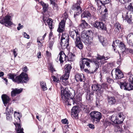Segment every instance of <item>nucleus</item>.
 I'll return each mask as SVG.
<instances>
[{
  "label": "nucleus",
  "mask_w": 133,
  "mask_h": 133,
  "mask_svg": "<svg viewBox=\"0 0 133 133\" xmlns=\"http://www.w3.org/2000/svg\"><path fill=\"white\" fill-rule=\"evenodd\" d=\"M110 58L109 56H106L105 54L103 56L98 55L96 58H93L91 59L85 58H83L79 62V65L82 70L84 68H88L90 67L89 62H91L94 64L96 66V69L94 72H96L99 66H101V65L104 63V61H103L102 60L104 59L107 60Z\"/></svg>",
  "instance_id": "1"
},
{
  "label": "nucleus",
  "mask_w": 133,
  "mask_h": 133,
  "mask_svg": "<svg viewBox=\"0 0 133 133\" xmlns=\"http://www.w3.org/2000/svg\"><path fill=\"white\" fill-rule=\"evenodd\" d=\"M61 88V96L63 102L67 103L68 105H71V103L74 104L75 102H78L77 99H75L74 97H71L70 94L67 91L68 89H65L62 86H60Z\"/></svg>",
  "instance_id": "2"
},
{
  "label": "nucleus",
  "mask_w": 133,
  "mask_h": 133,
  "mask_svg": "<svg viewBox=\"0 0 133 133\" xmlns=\"http://www.w3.org/2000/svg\"><path fill=\"white\" fill-rule=\"evenodd\" d=\"M15 74H10L8 76L10 79H12L13 82L18 84L26 83L29 80L28 75L26 73L22 72L19 75L16 76Z\"/></svg>",
  "instance_id": "3"
},
{
  "label": "nucleus",
  "mask_w": 133,
  "mask_h": 133,
  "mask_svg": "<svg viewBox=\"0 0 133 133\" xmlns=\"http://www.w3.org/2000/svg\"><path fill=\"white\" fill-rule=\"evenodd\" d=\"M70 36L74 39L76 40L75 44L76 47L80 49L83 48V45L80 38L79 34L78 31H73L69 32Z\"/></svg>",
  "instance_id": "4"
},
{
  "label": "nucleus",
  "mask_w": 133,
  "mask_h": 133,
  "mask_svg": "<svg viewBox=\"0 0 133 133\" xmlns=\"http://www.w3.org/2000/svg\"><path fill=\"white\" fill-rule=\"evenodd\" d=\"M109 118L115 123L117 124L122 123L124 121V118L123 114L121 113H118L116 116L112 115L109 117Z\"/></svg>",
  "instance_id": "5"
},
{
  "label": "nucleus",
  "mask_w": 133,
  "mask_h": 133,
  "mask_svg": "<svg viewBox=\"0 0 133 133\" xmlns=\"http://www.w3.org/2000/svg\"><path fill=\"white\" fill-rule=\"evenodd\" d=\"M89 115L92 120L96 123L99 122L102 117V115L101 113L95 111L91 112Z\"/></svg>",
  "instance_id": "6"
},
{
  "label": "nucleus",
  "mask_w": 133,
  "mask_h": 133,
  "mask_svg": "<svg viewBox=\"0 0 133 133\" xmlns=\"http://www.w3.org/2000/svg\"><path fill=\"white\" fill-rule=\"evenodd\" d=\"M68 15L66 12L64 13L63 15V19L59 23V27L57 30L58 32H62L65 30V26L66 20Z\"/></svg>",
  "instance_id": "7"
},
{
  "label": "nucleus",
  "mask_w": 133,
  "mask_h": 133,
  "mask_svg": "<svg viewBox=\"0 0 133 133\" xmlns=\"http://www.w3.org/2000/svg\"><path fill=\"white\" fill-rule=\"evenodd\" d=\"M0 23L6 26H10L12 24L11 21V16L9 15L6 16L3 19L0 21Z\"/></svg>",
  "instance_id": "8"
},
{
  "label": "nucleus",
  "mask_w": 133,
  "mask_h": 133,
  "mask_svg": "<svg viewBox=\"0 0 133 133\" xmlns=\"http://www.w3.org/2000/svg\"><path fill=\"white\" fill-rule=\"evenodd\" d=\"M90 32L89 31H87L86 32H83L81 34V38L82 40L84 42L86 43H90L91 42L89 39Z\"/></svg>",
  "instance_id": "9"
},
{
  "label": "nucleus",
  "mask_w": 133,
  "mask_h": 133,
  "mask_svg": "<svg viewBox=\"0 0 133 133\" xmlns=\"http://www.w3.org/2000/svg\"><path fill=\"white\" fill-rule=\"evenodd\" d=\"M93 26L98 29L103 30H107L105 25L102 22L96 21L93 24Z\"/></svg>",
  "instance_id": "10"
},
{
  "label": "nucleus",
  "mask_w": 133,
  "mask_h": 133,
  "mask_svg": "<svg viewBox=\"0 0 133 133\" xmlns=\"http://www.w3.org/2000/svg\"><path fill=\"white\" fill-rule=\"evenodd\" d=\"M74 7L75 11L74 17H75L76 16L78 15L81 13V9L79 4L78 3L75 4Z\"/></svg>",
  "instance_id": "11"
},
{
  "label": "nucleus",
  "mask_w": 133,
  "mask_h": 133,
  "mask_svg": "<svg viewBox=\"0 0 133 133\" xmlns=\"http://www.w3.org/2000/svg\"><path fill=\"white\" fill-rule=\"evenodd\" d=\"M115 71L116 79H120L123 77V74L120 69L117 68H116L115 69Z\"/></svg>",
  "instance_id": "12"
},
{
  "label": "nucleus",
  "mask_w": 133,
  "mask_h": 133,
  "mask_svg": "<svg viewBox=\"0 0 133 133\" xmlns=\"http://www.w3.org/2000/svg\"><path fill=\"white\" fill-rule=\"evenodd\" d=\"M59 56V60L61 63H63L64 61H66L67 56L62 51H61L59 54L58 57Z\"/></svg>",
  "instance_id": "13"
},
{
  "label": "nucleus",
  "mask_w": 133,
  "mask_h": 133,
  "mask_svg": "<svg viewBox=\"0 0 133 133\" xmlns=\"http://www.w3.org/2000/svg\"><path fill=\"white\" fill-rule=\"evenodd\" d=\"M2 98L4 106H6L7 104L9 102L10 98L8 96L5 94L2 95Z\"/></svg>",
  "instance_id": "14"
},
{
  "label": "nucleus",
  "mask_w": 133,
  "mask_h": 133,
  "mask_svg": "<svg viewBox=\"0 0 133 133\" xmlns=\"http://www.w3.org/2000/svg\"><path fill=\"white\" fill-rule=\"evenodd\" d=\"M84 78V76L83 74H81L79 73H77L75 76V78L77 82L79 81L82 82L83 79Z\"/></svg>",
  "instance_id": "15"
},
{
  "label": "nucleus",
  "mask_w": 133,
  "mask_h": 133,
  "mask_svg": "<svg viewBox=\"0 0 133 133\" xmlns=\"http://www.w3.org/2000/svg\"><path fill=\"white\" fill-rule=\"evenodd\" d=\"M91 88L93 91L99 92L101 89V87L100 84H92L91 86Z\"/></svg>",
  "instance_id": "16"
},
{
  "label": "nucleus",
  "mask_w": 133,
  "mask_h": 133,
  "mask_svg": "<svg viewBox=\"0 0 133 133\" xmlns=\"http://www.w3.org/2000/svg\"><path fill=\"white\" fill-rule=\"evenodd\" d=\"M61 44L62 46L64 47V48H66L69 45V39H61Z\"/></svg>",
  "instance_id": "17"
},
{
  "label": "nucleus",
  "mask_w": 133,
  "mask_h": 133,
  "mask_svg": "<svg viewBox=\"0 0 133 133\" xmlns=\"http://www.w3.org/2000/svg\"><path fill=\"white\" fill-rule=\"evenodd\" d=\"M22 90V88L20 89L15 88L11 92V95L12 97L15 96L17 94H19L21 92Z\"/></svg>",
  "instance_id": "18"
},
{
  "label": "nucleus",
  "mask_w": 133,
  "mask_h": 133,
  "mask_svg": "<svg viewBox=\"0 0 133 133\" xmlns=\"http://www.w3.org/2000/svg\"><path fill=\"white\" fill-rule=\"evenodd\" d=\"M107 97L108 102L109 104L113 105L115 104L116 101L114 97L108 96Z\"/></svg>",
  "instance_id": "19"
},
{
  "label": "nucleus",
  "mask_w": 133,
  "mask_h": 133,
  "mask_svg": "<svg viewBox=\"0 0 133 133\" xmlns=\"http://www.w3.org/2000/svg\"><path fill=\"white\" fill-rule=\"evenodd\" d=\"M122 17L123 19L126 20L128 23H130L131 21V15L130 14H129L128 12H127L126 15L124 17V15H122Z\"/></svg>",
  "instance_id": "20"
},
{
  "label": "nucleus",
  "mask_w": 133,
  "mask_h": 133,
  "mask_svg": "<svg viewBox=\"0 0 133 133\" xmlns=\"http://www.w3.org/2000/svg\"><path fill=\"white\" fill-rule=\"evenodd\" d=\"M65 67L64 70L65 73L69 74L72 68L71 65L69 64H66L65 65Z\"/></svg>",
  "instance_id": "21"
},
{
  "label": "nucleus",
  "mask_w": 133,
  "mask_h": 133,
  "mask_svg": "<svg viewBox=\"0 0 133 133\" xmlns=\"http://www.w3.org/2000/svg\"><path fill=\"white\" fill-rule=\"evenodd\" d=\"M91 15L90 13L88 11L84 12L82 13L81 15L82 18L87 17L88 18H89L90 17Z\"/></svg>",
  "instance_id": "22"
},
{
  "label": "nucleus",
  "mask_w": 133,
  "mask_h": 133,
  "mask_svg": "<svg viewBox=\"0 0 133 133\" xmlns=\"http://www.w3.org/2000/svg\"><path fill=\"white\" fill-rule=\"evenodd\" d=\"M40 3L42 6L43 10L44 12L48 10L49 5L47 3H45L42 1L40 2Z\"/></svg>",
  "instance_id": "23"
},
{
  "label": "nucleus",
  "mask_w": 133,
  "mask_h": 133,
  "mask_svg": "<svg viewBox=\"0 0 133 133\" xmlns=\"http://www.w3.org/2000/svg\"><path fill=\"white\" fill-rule=\"evenodd\" d=\"M15 125L17 129V133H24L23 132V128H21V126L19 124L17 123L15 124Z\"/></svg>",
  "instance_id": "24"
},
{
  "label": "nucleus",
  "mask_w": 133,
  "mask_h": 133,
  "mask_svg": "<svg viewBox=\"0 0 133 133\" xmlns=\"http://www.w3.org/2000/svg\"><path fill=\"white\" fill-rule=\"evenodd\" d=\"M75 57V55L71 53H69L68 56H67L68 61H74Z\"/></svg>",
  "instance_id": "25"
},
{
  "label": "nucleus",
  "mask_w": 133,
  "mask_h": 133,
  "mask_svg": "<svg viewBox=\"0 0 133 133\" xmlns=\"http://www.w3.org/2000/svg\"><path fill=\"white\" fill-rule=\"evenodd\" d=\"M41 88L43 91H45L47 89L45 82L41 81L40 82Z\"/></svg>",
  "instance_id": "26"
},
{
  "label": "nucleus",
  "mask_w": 133,
  "mask_h": 133,
  "mask_svg": "<svg viewBox=\"0 0 133 133\" xmlns=\"http://www.w3.org/2000/svg\"><path fill=\"white\" fill-rule=\"evenodd\" d=\"M119 85L121 89L125 90L126 85H127V83L125 82H117Z\"/></svg>",
  "instance_id": "27"
},
{
  "label": "nucleus",
  "mask_w": 133,
  "mask_h": 133,
  "mask_svg": "<svg viewBox=\"0 0 133 133\" xmlns=\"http://www.w3.org/2000/svg\"><path fill=\"white\" fill-rule=\"evenodd\" d=\"M81 23L80 25L83 29L87 28L88 26V24L84 20L82 19L81 21Z\"/></svg>",
  "instance_id": "28"
},
{
  "label": "nucleus",
  "mask_w": 133,
  "mask_h": 133,
  "mask_svg": "<svg viewBox=\"0 0 133 133\" xmlns=\"http://www.w3.org/2000/svg\"><path fill=\"white\" fill-rule=\"evenodd\" d=\"M6 113L7 115H11L13 112V108L11 107H8L6 108Z\"/></svg>",
  "instance_id": "29"
},
{
  "label": "nucleus",
  "mask_w": 133,
  "mask_h": 133,
  "mask_svg": "<svg viewBox=\"0 0 133 133\" xmlns=\"http://www.w3.org/2000/svg\"><path fill=\"white\" fill-rule=\"evenodd\" d=\"M54 0H50L51 4L52 5V6L54 10H58L59 8L57 5L54 2Z\"/></svg>",
  "instance_id": "30"
},
{
  "label": "nucleus",
  "mask_w": 133,
  "mask_h": 133,
  "mask_svg": "<svg viewBox=\"0 0 133 133\" xmlns=\"http://www.w3.org/2000/svg\"><path fill=\"white\" fill-rule=\"evenodd\" d=\"M121 42L118 39H116L115 41L113 42V43L112 44V46H113L114 51H115V49L116 48V46L117 45H118L119 44V42Z\"/></svg>",
  "instance_id": "31"
},
{
  "label": "nucleus",
  "mask_w": 133,
  "mask_h": 133,
  "mask_svg": "<svg viewBox=\"0 0 133 133\" xmlns=\"http://www.w3.org/2000/svg\"><path fill=\"white\" fill-rule=\"evenodd\" d=\"M71 112L72 114L76 116L78 112L77 107L76 106L73 107L71 109Z\"/></svg>",
  "instance_id": "32"
},
{
  "label": "nucleus",
  "mask_w": 133,
  "mask_h": 133,
  "mask_svg": "<svg viewBox=\"0 0 133 133\" xmlns=\"http://www.w3.org/2000/svg\"><path fill=\"white\" fill-rule=\"evenodd\" d=\"M125 88V90L129 91L133 90V85L130 83H127V85H126Z\"/></svg>",
  "instance_id": "33"
},
{
  "label": "nucleus",
  "mask_w": 133,
  "mask_h": 133,
  "mask_svg": "<svg viewBox=\"0 0 133 133\" xmlns=\"http://www.w3.org/2000/svg\"><path fill=\"white\" fill-rule=\"evenodd\" d=\"M64 30L61 32H63L62 34V37L61 39H65L67 40L69 39V36L68 34L67 33L64 32Z\"/></svg>",
  "instance_id": "34"
},
{
  "label": "nucleus",
  "mask_w": 133,
  "mask_h": 133,
  "mask_svg": "<svg viewBox=\"0 0 133 133\" xmlns=\"http://www.w3.org/2000/svg\"><path fill=\"white\" fill-rule=\"evenodd\" d=\"M128 76V77L129 82L132 84L133 85V75L129 74Z\"/></svg>",
  "instance_id": "35"
},
{
  "label": "nucleus",
  "mask_w": 133,
  "mask_h": 133,
  "mask_svg": "<svg viewBox=\"0 0 133 133\" xmlns=\"http://www.w3.org/2000/svg\"><path fill=\"white\" fill-rule=\"evenodd\" d=\"M69 74L65 73V74L63 75L60 78V80L65 79V80H68L69 77Z\"/></svg>",
  "instance_id": "36"
},
{
  "label": "nucleus",
  "mask_w": 133,
  "mask_h": 133,
  "mask_svg": "<svg viewBox=\"0 0 133 133\" xmlns=\"http://www.w3.org/2000/svg\"><path fill=\"white\" fill-rule=\"evenodd\" d=\"M118 47L122 51H124L125 49V46L124 44L122 42H119L118 45Z\"/></svg>",
  "instance_id": "37"
},
{
  "label": "nucleus",
  "mask_w": 133,
  "mask_h": 133,
  "mask_svg": "<svg viewBox=\"0 0 133 133\" xmlns=\"http://www.w3.org/2000/svg\"><path fill=\"white\" fill-rule=\"evenodd\" d=\"M115 131L116 132H121L122 131V128L119 126L117 125L115 127Z\"/></svg>",
  "instance_id": "38"
},
{
  "label": "nucleus",
  "mask_w": 133,
  "mask_h": 133,
  "mask_svg": "<svg viewBox=\"0 0 133 133\" xmlns=\"http://www.w3.org/2000/svg\"><path fill=\"white\" fill-rule=\"evenodd\" d=\"M59 75H58L57 77H56L55 76H52L51 77L52 78L53 81L56 83H58L59 82Z\"/></svg>",
  "instance_id": "39"
},
{
  "label": "nucleus",
  "mask_w": 133,
  "mask_h": 133,
  "mask_svg": "<svg viewBox=\"0 0 133 133\" xmlns=\"http://www.w3.org/2000/svg\"><path fill=\"white\" fill-rule=\"evenodd\" d=\"M128 11L133 12V2L130 3L127 8Z\"/></svg>",
  "instance_id": "40"
},
{
  "label": "nucleus",
  "mask_w": 133,
  "mask_h": 133,
  "mask_svg": "<svg viewBox=\"0 0 133 133\" xmlns=\"http://www.w3.org/2000/svg\"><path fill=\"white\" fill-rule=\"evenodd\" d=\"M98 37L100 42L102 43L103 46H105L106 44L104 43V38L102 36H98Z\"/></svg>",
  "instance_id": "41"
},
{
  "label": "nucleus",
  "mask_w": 133,
  "mask_h": 133,
  "mask_svg": "<svg viewBox=\"0 0 133 133\" xmlns=\"http://www.w3.org/2000/svg\"><path fill=\"white\" fill-rule=\"evenodd\" d=\"M112 122V123H111L110 121L108 120H105L104 123V125L105 126L107 127L108 126L110 125L111 124L113 125L114 123L113 122Z\"/></svg>",
  "instance_id": "42"
},
{
  "label": "nucleus",
  "mask_w": 133,
  "mask_h": 133,
  "mask_svg": "<svg viewBox=\"0 0 133 133\" xmlns=\"http://www.w3.org/2000/svg\"><path fill=\"white\" fill-rule=\"evenodd\" d=\"M49 70L52 73H53L54 71H55L56 70L54 67V66L52 64H50L49 66Z\"/></svg>",
  "instance_id": "43"
},
{
  "label": "nucleus",
  "mask_w": 133,
  "mask_h": 133,
  "mask_svg": "<svg viewBox=\"0 0 133 133\" xmlns=\"http://www.w3.org/2000/svg\"><path fill=\"white\" fill-rule=\"evenodd\" d=\"M110 0H102L100 2L103 5L105 4L109 3Z\"/></svg>",
  "instance_id": "44"
},
{
  "label": "nucleus",
  "mask_w": 133,
  "mask_h": 133,
  "mask_svg": "<svg viewBox=\"0 0 133 133\" xmlns=\"http://www.w3.org/2000/svg\"><path fill=\"white\" fill-rule=\"evenodd\" d=\"M62 84L64 85H66L68 84V80H65V79H62Z\"/></svg>",
  "instance_id": "45"
},
{
  "label": "nucleus",
  "mask_w": 133,
  "mask_h": 133,
  "mask_svg": "<svg viewBox=\"0 0 133 133\" xmlns=\"http://www.w3.org/2000/svg\"><path fill=\"white\" fill-rule=\"evenodd\" d=\"M89 9L90 11L95 12L96 10V9L93 6H90L89 7Z\"/></svg>",
  "instance_id": "46"
},
{
  "label": "nucleus",
  "mask_w": 133,
  "mask_h": 133,
  "mask_svg": "<svg viewBox=\"0 0 133 133\" xmlns=\"http://www.w3.org/2000/svg\"><path fill=\"white\" fill-rule=\"evenodd\" d=\"M61 122L63 123L66 124H68V121L66 118L62 119Z\"/></svg>",
  "instance_id": "47"
},
{
  "label": "nucleus",
  "mask_w": 133,
  "mask_h": 133,
  "mask_svg": "<svg viewBox=\"0 0 133 133\" xmlns=\"http://www.w3.org/2000/svg\"><path fill=\"white\" fill-rule=\"evenodd\" d=\"M53 44L54 42L53 41H50L49 44V47L51 50L52 49Z\"/></svg>",
  "instance_id": "48"
},
{
  "label": "nucleus",
  "mask_w": 133,
  "mask_h": 133,
  "mask_svg": "<svg viewBox=\"0 0 133 133\" xmlns=\"http://www.w3.org/2000/svg\"><path fill=\"white\" fill-rule=\"evenodd\" d=\"M127 42L129 45L133 46V42L131 39H129L128 40L127 39Z\"/></svg>",
  "instance_id": "49"
},
{
  "label": "nucleus",
  "mask_w": 133,
  "mask_h": 133,
  "mask_svg": "<svg viewBox=\"0 0 133 133\" xmlns=\"http://www.w3.org/2000/svg\"><path fill=\"white\" fill-rule=\"evenodd\" d=\"M115 27L118 28H120V29H121V28L120 25L118 23H116L115 25Z\"/></svg>",
  "instance_id": "50"
},
{
  "label": "nucleus",
  "mask_w": 133,
  "mask_h": 133,
  "mask_svg": "<svg viewBox=\"0 0 133 133\" xmlns=\"http://www.w3.org/2000/svg\"><path fill=\"white\" fill-rule=\"evenodd\" d=\"M119 1L122 3L124 4L127 3L131 1L130 0H119Z\"/></svg>",
  "instance_id": "51"
},
{
  "label": "nucleus",
  "mask_w": 133,
  "mask_h": 133,
  "mask_svg": "<svg viewBox=\"0 0 133 133\" xmlns=\"http://www.w3.org/2000/svg\"><path fill=\"white\" fill-rule=\"evenodd\" d=\"M23 35L24 37L28 39L29 38L30 36L28 34H27L25 32H23Z\"/></svg>",
  "instance_id": "52"
},
{
  "label": "nucleus",
  "mask_w": 133,
  "mask_h": 133,
  "mask_svg": "<svg viewBox=\"0 0 133 133\" xmlns=\"http://www.w3.org/2000/svg\"><path fill=\"white\" fill-rule=\"evenodd\" d=\"M17 51V49L16 48H15L13 51V54L14 56L15 57L17 55V54L16 52Z\"/></svg>",
  "instance_id": "53"
},
{
  "label": "nucleus",
  "mask_w": 133,
  "mask_h": 133,
  "mask_svg": "<svg viewBox=\"0 0 133 133\" xmlns=\"http://www.w3.org/2000/svg\"><path fill=\"white\" fill-rule=\"evenodd\" d=\"M48 24L49 25V28L51 30L53 28H54V27L52 25V22L49 23Z\"/></svg>",
  "instance_id": "54"
},
{
  "label": "nucleus",
  "mask_w": 133,
  "mask_h": 133,
  "mask_svg": "<svg viewBox=\"0 0 133 133\" xmlns=\"http://www.w3.org/2000/svg\"><path fill=\"white\" fill-rule=\"evenodd\" d=\"M107 82L109 83H112L113 82V80L109 78H107Z\"/></svg>",
  "instance_id": "55"
},
{
  "label": "nucleus",
  "mask_w": 133,
  "mask_h": 133,
  "mask_svg": "<svg viewBox=\"0 0 133 133\" xmlns=\"http://www.w3.org/2000/svg\"><path fill=\"white\" fill-rule=\"evenodd\" d=\"M74 26H71L70 28V32H71V31H77V30H76Z\"/></svg>",
  "instance_id": "56"
},
{
  "label": "nucleus",
  "mask_w": 133,
  "mask_h": 133,
  "mask_svg": "<svg viewBox=\"0 0 133 133\" xmlns=\"http://www.w3.org/2000/svg\"><path fill=\"white\" fill-rule=\"evenodd\" d=\"M8 116H7L6 117V119L7 120L9 121H11L12 119V118L11 116V115H8Z\"/></svg>",
  "instance_id": "57"
},
{
  "label": "nucleus",
  "mask_w": 133,
  "mask_h": 133,
  "mask_svg": "<svg viewBox=\"0 0 133 133\" xmlns=\"http://www.w3.org/2000/svg\"><path fill=\"white\" fill-rule=\"evenodd\" d=\"M101 88H102L104 89H105L107 87V85L105 83H103L102 84L101 86Z\"/></svg>",
  "instance_id": "58"
},
{
  "label": "nucleus",
  "mask_w": 133,
  "mask_h": 133,
  "mask_svg": "<svg viewBox=\"0 0 133 133\" xmlns=\"http://www.w3.org/2000/svg\"><path fill=\"white\" fill-rule=\"evenodd\" d=\"M53 22L51 18L48 19L46 21V23L47 24H48L49 23Z\"/></svg>",
  "instance_id": "59"
},
{
  "label": "nucleus",
  "mask_w": 133,
  "mask_h": 133,
  "mask_svg": "<svg viewBox=\"0 0 133 133\" xmlns=\"http://www.w3.org/2000/svg\"><path fill=\"white\" fill-rule=\"evenodd\" d=\"M37 55L38 58H41V52H39L37 53Z\"/></svg>",
  "instance_id": "60"
},
{
  "label": "nucleus",
  "mask_w": 133,
  "mask_h": 133,
  "mask_svg": "<svg viewBox=\"0 0 133 133\" xmlns=\"http://www.w3.org/2000/svg\"><path fill=\"white\" fill-rule=\"evenodd\" d=\"M46 54L47 56L49 57H50L51 56V53L49 52L48 51H46Z\"/></svg>",
  "instance_id": "61"
},
{
  "label": "nucleus",
  "mask_w": 133,
  "mask_h": 133,
  "mask_svg": "<svg viewBox=\"0 0 133 133\" xmlns=\"http://www.w3.org/2000/svg\"><path fill=\"white\" fill-rule=\"evenodd\" d=\"M28 69L27 67L26 66H24L23 68L22 69V70L24 71V72H26L28 70Z\"/></svg>",
  "instance_id": "62"
},
{
  "label": "nucleus",
  "mask_w": 133,
  "mask_h": 133,
  "mask_svg": "<svg viewBox=\"0 0 133 133\" xmlns=\"http://www.w3.org/2000/svg\"><path fill=\"white\" fill-rule=\"evenodd\" d=\"M41 37V36L39 37L37 39V42L38 43H39L40 44H39V45H42V43L39 40L40 39V38Z\"/></svg>",
  "instance_id": "63"
},
{
  "label": "nucleus",
  "mask_w": 133,
  "mask_h": 133,
  "mask_svg": "<svg viewBox=\"0 0 133 133\" xmlns=\"http://www.w3.org/2000/svg\"><path fill=\"white\" fill-rule=\"evenodd\" d=\"M89 127L90 128L92 129H93L94 128V125L92 124H89Z\"/></svg>",
  "instance_id": "64"
}]
</instances>
